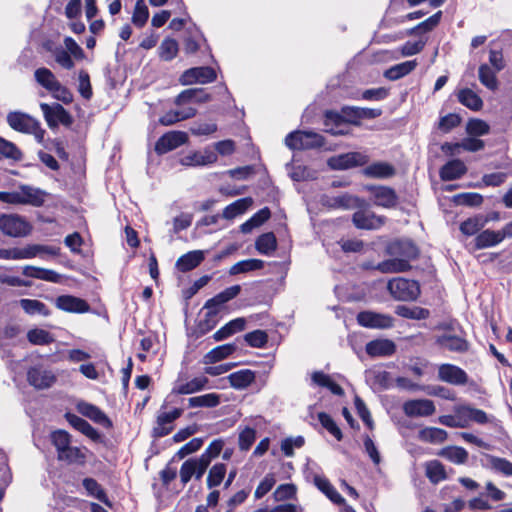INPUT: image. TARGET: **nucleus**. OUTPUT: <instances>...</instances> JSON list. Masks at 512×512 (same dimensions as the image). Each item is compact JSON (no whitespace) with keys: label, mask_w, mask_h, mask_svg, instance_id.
Wrapping results in <instances>:
<instances>
[{"label":"nucleus","mask_w":512,"mask_h":512,"mask_svg":"<svg viewBox=\"0 0 512 512\" xmlns=\"http://www.w3.org/2000/svg\"><path fill=\"white\" fill-rule=\"evenodd\" d=\"M386 253L394 257L380 262L377 269L383 273L406 272L411 269L410 261L420 256L419 247L410 239H396L388 243Z\"/></svg>","instance_id":"nucleus-1"},{"label":"nucleus","mask_w":512,"mask_h":512,"mask_svg":"<svg viewBox=\"0 0 512 512\" xmlns=\"http://www.w3.org/2000/svg\"><path fill=\"white\" fill-rule=\"evenodd\" d=\"M64 45L55 46V47H47V50L51 52L54 57L55 62L66 70H72L75 66L74 60L82 61L86 58V54L81 46L72 38L65 37Z\"/></svg>","instance_id":"nucleus-2"},{"label":"nucleus","mask_w":512,"mask_h":512,"mask_svg":"<svg viewBox=\"0 0 512 512\" xmlns=\"http://www.w3.org/2000/svg\"><path fill=\"white\" fill-rule=\"evenodd\" d=\"M285 145L290 150L319 149L325 145V138L313 131L295 130L286 136Z\"/></svg>","instance_id":"nucleus-3"},{"label":"nucleus","mask_w":512,"mask_h":512,"mask_svg":"<svg viewBox=\"0 0 512 512\" xmlns=\"http://www.w3.org/2000/svg\"><path fill=\"white\" fill-rule=\"evenodd\" d=\"M32 230L31 224L18 214L0 215V231L10 237H25Z\"/></svg>","instance_id":"nucleus-4"},{"label":"nucleus","mask_w":512,"mask_h":512,"mask_svg":"<svg viewBox=\"0 0 512 512\" xmlns=\"http://www.w3.org/2000/svg\"><path fill=\"white\" fill-rule=\"evenodd\" d=\"M40 108L48 127L51 129L57 128L59 124L70 127L74 122L72 115L59 103H53L52 105L41 103Z\"/></svg>","instance_id":"nucleus-5"},{"label":"nucleus","mask_w":512,"mask_h":512,"mask_svg":"<svg viewBox=\"0 0 512 512\" xmlns=\"http://www.w3.org/2000/svg\"><path fill=\"white\" fill-rule=\"evenodd\" d=\"M369 162V156L361 152H347L332 156L327 164L332 170H348L361 167Z\"/></svg>","instance_id":"nucleus-6"},{"label":"nucleus","mask_w":512,"mask_h":512,"mask_svg":"<svg viewBox=\"0 0 512 512\" xmlns=\"http://www.w3.org/2000/svg\"><path fill=\"white\" fill-rule=\"evenodd\" d=\"M189 142L188 134L184 131H168L156 141L154 151L158 155H164Z\"/></svg>","instance_id":"nucleus-7"},{"label":"nucleus","mask_w":512,"mask_h":512,"mask_svg":"<svg viewBox=\"0 0 512 512\" xmlns=\"http://www.w3.org/2000/svg\"><path fill=\"white\" fill-rule=\"evenodd\" d=\"M365 189L371 194L372 201L376 206L390 209L398 204L399 197L396 191L390 186L366 185Z\"/></svg>","instance_id":"nucleus-8"},{"label":"nucleus","mask_w":512,"mask_h":512,"mask_svg":"<svg viewBox=\"0 0 512 512\" xmlns=\"http://www.w3.org/2000/svg\"><path fill=\"white\" fill-rule=\"evenodd\" d=\"M217 79L214 68L210 66L192 67L185 70L179 78L182 85H192L194 83L208 84Z\"/></svg>","instance_id":"nucleus-9"},{"label":"nucleus","mask_w":512,"mask_h":512,"mask_svg":"<svg viewBox=\"0 0 512 512\" xmlns=\"http://www.w3.org/2000/svg\"><path fill=\"white\" fill-rule=\"evenodd\" d=\"M56 380L53 371L42 365L33 366L27 371L28 383L37 390L49 389L55 384Z\"/></svg>","instance_id":"nucleus-10"},{"label":"nucleus","mask_w":512,"mask_h":512,"mask_svg":"<svg viewBox=\"0 0 512 512\" xmlns=\"http://www.w3.org/2000/svg\"><path fill=\"white\" fill-rule=\"evenodd\" d=\"M7 122L13 130L18 132L37 134L39 131L41 136L44 133L37 120L22 112H10L7 115Z\"/></svg>","instance_id":"nucleus-11"},{"label":"nucleus","mask_w":512,"mask_h":512,"mask_svg":"<svg viewBox=\"0 0 512 512\" xmlns=\"http://www.w3.org/2000/svg\"><path fill=\"white\" fill-rule=\"evenodd\" d=\"M238 291L239 290H224L205 303L204 308L208 310V316L212 317V323L206 328H203V325L201 324V333L204 334L210 331L216 325V316L222 305L236 297Z\"/></svg>","instance_id":"nucleus-12"},{"label":"nucleus","mask_w":512,"mask_h":512,"mask_svg":"<svg viewBox=\"0 0 512 512\" xmlns=\"http://www.w3.org/2000/svg\"><path fill=\"white\" fill-rule=\"evenodd\" d=\"M360 326L370 329H387L393 326V318L386 314L363 311L357 315Z\"/></svg>","instance_id":"nucleus-13"},{"label":"nucleus","mask_w":512,"mask_h":512,"mask_svg":"<svg viewBox=\"0 0 512 512\" xmlns=\"http://www.w3.org/2000/svg\"><path fill=\"white\" fill-rule=\"evenodd\" d=\"M403 411L408 417H427L433 415L436 408L429 399H415L405 402Z\"/></svg>","instance_id":"nucleus-14"},{"label":"nucleus","mask_w":512,"mask_h":512,"mask_svg":"<svg viewBox=\"0 0 512 512\" xmlns=\"http://www.w3.org/2000/svg\"><path fill=\"white\" fill-rule=\"evenodd\" d=\"M385 216H378L374 212L356 211L352 216V222L358 229L373 230L385 224Z\"/></svg>","instance_id":"nucleus-15"},{"label":"nucleus","mask_w":512,"mask_h":512,"mask_svg":"<svg viewBox=\"0 0 512 512\" xmlns=\"http://www.w3.org/2000/svg\"><path fill=\"white\" fill-rule=\"evenodd\" d=\"M438 378L453 385H465L468 382L467 373L458 366L442 364L438 368Z\"/></svg>","instance_id":"nucleus-16"},{"label":"nucleus","mask_w":512,"mask_h":512,"mask_svg":"<svg viewBox=\"0 0 512 512\" xmlns=\"http://www.w3.org/2000/svg\"><path fill=\"white\" fill-rule=\"evenodd\" d=\"M21 205H30L33 207H42L46 201L48 193L40 188L31 185L22 184L19 186Z\"/></svg>","instance_id":"nucleus-17"},{"label":"nucleus","mask_w":512,"mask_h":512,"mask_svg":"<svg viewBox=\"0 0 512 512\" xmlns=\"http://www.w3.org/2000/svg\"><path fill=\"white\" fill-rule=\"evenodd\" d=\"M182 415V409L175 408L170 412H160L157 416L156 426L153 428L155 437L168 435L172 429V423Z\"/></svg>","instance_id":"nucleus-18"},{"label":"nucleus","mask_w":512,"mask_h":512,"mask_svg":"<svg viewBox=\"0 0 512 512\" xmlns=\"http://www.w3.org/2000/svg\"><path fill=\"white\" fill-rule=\"evenodd\" d=\"M217 161V155L211 150L190 151L180 158V164L188 167L206 166Z\"/></svg>","instance_id":"nucleus-19"},{"label":"nucleus","mask_w":512,"mask_h":512,"mask_svg":"<svg viewBox=\"0 0 512 512\" xmlns=\"http://www.w3.org/2000/svg\"><path fill=\"white\" fill-rule=\"evenodd\" d=\"M467 173L465 163L460 159H453L446 162L439 170L442 181H453L460 179Z\"/></svg>","instance_id":"nucleus-20"},{"label":"nucleus","mask_w":512,"mask_h":512,"mask_svg":"<svg viewBox=\"0 0 512 512\" xmlns=\"http://www.w3.org/2000/svg\"><path fill=\"white\" fill-rule=\"evenodd\" d=\"M208 381L206 376H198L187 382L178 378L172 392L178 395L193 394L203 390L208 384Z\"/></svg>","instance_id":"nucleus-21"},{"label":"nucleus","mask_w":512,"mask_h":512,"mask_svg":"<svg viewBox=\"0 0 512 512\" xmlns=\"http://www.w3.org/2000/svg\"><path fill=\"white\" fill-rule=\"evenodd\" d=\"M363 174L368 178L388 179L396 175V169L388 162L378 161L366 166Z\"/></svg>","instance_id":"nucleus-22"},{"label":"nucleus","mask_w":512,"mask_h":512,"mask_svg":"<svg viewBox=\"0 0 512 512\" xmlns=\"http://www.w3.org/2000/svg\"><path fill=\"white\" fill-rule=\"evenodd\" d=\"M365 349L371 357H386L395 353L396 345L390 339H377L368 342Z\"/></svg>","instance_id":"nucleus-23"},{"label":"nucleus","mask_w":512,"mask_h":512,"mask_svg":"<svg viewBox=\"0 0 512 512\" xmlns=\"http://www.w3.org/2000/svg\"><path fill=\"white\" fill-rule=\"evenodd\" d=\"M77 410L80 414L91 419L97 424H100L106 428H110L112 426V422L106 416V414L95 405L87 402H80L77 405Z\"/></svg>","instance_id":"nucleus-24"},{"label":"nucleus","mask_w":512,"mask_h":512,"mask_svg":"<svg viewBox=\"0 0 512 512\" xmlns=\"http://www.w3.org/2000/svg\"><path fill=\"white\" fill-rule=\"evenodd\" d=\"M205 259L201 250L187 252L180 256L176 261V268L180 272H188L199 266Z\"/></svg>","instance_id":"nucleus-25"},{"label":"nucleus","mask_w":512,"mask_h":512,"mask_svg":"<svg viewBox=\"0 0 512 512\" xmlns=\"http://www.w3.org/2000/svg\"><path fill=\"white\" fill-rule=\"evenodd\" d=\"M500 230L494 231L486 229L478 233L474 239V247L477 250L489 248L498 245L503 241Z\"/></svg>","instance_id":"nucleus-26"},{"label":"nucleus","mask_w":512,"mask_h":512,"mask_svg":"<svg viewBox=\"0 0 512 512\" xmlns=\"http://www.w3.org/2000/svg\"><path fill=\"white\" fill-rule=\"evenodd\" d=\"M56 304L59 309L67 312L83 313L89 310V305L86 301L70 295L58 297Z\"/></svg>","instance_id":"nucleus-27"},{"label":"nucleus","mask_w":512,"mask_h":512,"mask_svg":"<svg viewBox=\"0 0 512 512\" xmlns=\"http://www.w3.org/2000/svg\"><path fill=\"white\" fill-rule=\"evenodd\" d=\"M253 204L251 197H244L227 205L222 212V217L227 220L234 219L235 217L244 214Z\"/></svg>","instance_id":"nucleus-28"},{"label":"nucleus","mask_w":512,"mask_h":512,"mask_svg":"<svg viewBox=\"0 0 512 512\" xmlns=\"http://www.w3.org/2000/svg\"><path fill=\"white\" fill-rule=\"evenodd\" d=\"M255 378V372L249 369L239 370L228 376L231 387L239 390L250 386L255 381Z\"/></svg>","instance_id":"nucleus-29"},{"label":"nucleus","mask_w":512,"mask_h":512,"mask_svg":"<svg viewBox=\"0 0 512 512\" xmlns=\"http://www.w3.org/2000/svg\"><path fill=\"white\" fill-rule=\"evenodd\" d=\"M315 486L324 493L333 503L342 505L345 503V499L336 491L329 480L323 476H314Z\"/></svg>","instance_id":"nucleus-30"},{"label":"nucleus","mask_w":512,"mask_h":512,"mask_svg":"<svg viewBox=\"0 0 512 512\" xmlns=\"http://www.w3.org/2000/svg\"><path fill=\"white\" fill-rule=\"evenodd\" d=\"M416 66V60H409L396 64L384 72V77L390 81H396L411 73L416 68Z\"/></svg>","instance_id":"nucleus-31"},{"label":"nucleus","mask_w":512,"mask_h":512,"mask_svg":"<svg viewBox=\"0 0 512 512\" xmlns=\"http://www.w3.org/2000/svg\"><path fill=\"white\" fill-rule=\"evenodd\" d=\"M41 249L40 246H29L27 248L0 249V259H28L36 256Z\"/></svg>","instance_id":"nucleus-32"},{"label":"nucleus","mask_w":512,"mask_h":512,"mask_svg":"<svg viewBox=\"0 0 512 512\" xmlns=\"http://www.w3.org/2000/svg\"><path fill=\"white\" fill-rule=\"evenodd\" d=\"M458 101L473 111H479L483 107V100L470 88H463L458 92Z\"/></svg>","instance_id":"nucleus-33"},{"label":"nucleus","mask_w":512,"mask_h":512,"mask_svg":"<svg viewBox=\"0 0 512 512\" xmlns=\"http://www.w3.org/2000/svg\"><path fill=\"white\" fill-rule=\"evenodd\" d=\"M236 350L235 344H224L217 346L210 350L207 354H205L203 358V362L205 364H213L219 362L230 355H232Z\"/></svg>","instance_id":"nucleus-34"},{"label":"nucleus","mask_w":512,"mask_h":512,"mask_svg":"<svg viewBox=\"0 0 512 512\" xmlns=\"http://www.w3.org/2000/svg\"><path fill=\"white\" fill-rule=\"evenodd\" d=\"M22 274L26 277L41 279L53 283H58L61 275H59L54 270H49L45 268H39L34 266H26L23 269Z\"/></svg>","instance_id":"nucleus-35"},{"label":"nucleus","mask_w":512,"mask_h":512,"mask_svg":"<svg viewBox=\"0 0 512 512\" xmlns=\"http://www.w3.org/2000/svg\"><path fill=\"white\" fill-rule=\"evenodd\" d=\"M179 52L178 42L171 37H166L162 40L158 47V56L162 61L170 62L175 59Z\"/></svg>","instance_id":"nucleus-36"},{"label":"nucleus","mask_w":512,"mask_h":512,"mask_svg":"<svg viewBox=\"0 0 512 512\" xmlns=\"http://www.w3.org/2000/svg\"><path fill=\"white\" fill-rule=\"evenodd\" d=\"M437 343L441 347L454 352H465L469 348V344L464 338L454 335H443L437 339Z\"/></svg>","instance_id":"nucleus-37"},{"label":"nucleus","mask_w":512,"mask_h":512,"mask_svg":"<svg viewBox=\"0 0 512 512\" xmlns=\"http://www.w3.org/2000/svg\"><path fill=\"white\" fill-rule=\"evenodd\" d=\"M245 324L246 321L244 318H236L217 330L214 333L213 338L216 341H222L236 332L243 331L245 329Z\"/></svg>","instance_id":"nucleus-38"},{"label":"nucleus","mask_w":512,"mask_h":512,"mask_svg":"<svg viewBox=\"0 0 512 512\" xmlns=\"http://www.w3.org/2000/svg\"><path fill=\"white\" fill-rule=\"evenodd\" d=\"M447 432L437 427H426L419 431L418 438L422 442L441 444L447 439Z\"/></svg>","instance_id":"nucleus-39"},{"label":"nucleus","mask_w":512,"mask_h":512,"mask_svg":"<svg viewBox=\"0 0 512 512\" xmlns=\"http://www.w3.org/2000/svg\"><path fill=\"white\" fill-rule=\"evenodd\" d=\"M255 247L260 254L271 255L277 249V239L273 232L259 235L255 241Z\"/></svg>","instance_id":"nucleus-40"},{"label":"nucleus","mask_w":512,"mask_h":512,"mask_svg":"<svg viewBox=\"0 0 512 512\" xmlns=\"http://www.w3.org/2000/svg\"><path fill=\"white\" fill-rule=\"evenodd\" d=\"M66 418L68 422L78 431L86 435L92 440H97L99 438V433L96 429H94L86 420L83 418L74 415V414H67Z\"/></svg>","instance_id":"nucleus-41"},{"label":"nucleus","mask_w":512,"mask_h":512,"mask_svg":"<svg viewBox=\"0 0 512 512\" xmlns=\"http://www.w3.org/2000/svg\"><path fill=\"white\" fill-rule=\"evenodd\" d=\"M438 455L454 464H464L468 459V452L459 446L445 447L439 451Z\"/></svg>","instance_id":"nucleus-42"},{"label":"nucleus","mask_w":512,"mask_h":512,"mask_svg":"<svg viewBox=\"0 0 512 512\" xmlns=\"http://www.w3.org/2000/svg\"><path fill=\"white\" fill-rule=\"evenodd\" d=\"M311 378L315 385L326 387L335 395L341 396L344 394L342 387L335 383L329 375L321 371L313 372Z\"/></svg>","instance_id":"nucleus-43"},{"label":"nucleus","mask_w":512,"mask_h":512,"mask_svg":"<svg viewBox=\"0 0 512 512\" xmlns=\"http://www.w3.org/2000/svg\"><path fill=\"white\" fill-rule=\"evenodd\" d=\"M485 460L488 468L501 473L504 476H512V462L507 459L493 455H486Z\"/></svg>","instance_id":"nucleus-44"},{"label":"nucleus","mask_w":512,"mask_h":512,"mask_svg":"<svg viewBox=\"0 0 512 512\" xmlns=\"http://www.w3.org/2000/svg\"><path fill=\"white\" fill-rule=\"evenodd\" d=\"M57 458L59 461H64L68 464H84L86 456L81 448L70 445L64 451H61Z\"/></svg>","instance_id":"nucleus-45"},{"label":"nucleus","mask_w":512,"mask_h":512,"mask_svg":"<svg viewBox=\"0 0 512 512\" xmlns=\"http://www.w3.org/2000/svg\"><path fill=\"white\" fill-rule=\"evenodd\" d=\"M487 219L482 216L470 217L460 224V231L466 236H473L484 227Z\"/></svg>","instance_id":"nucleus-46"},{"label":"nucleus","mask_w":512,"mask_h":512,"mask_svg":"<svg viewBox=\"0 0 512 512\" xmlns=\"http://www.w3.org/2000/svg\"><path fill=\"white\" fill-rule=\"evenodd\" d=\"M395 313L401 317L408 319H426L429 316V311L427 309L417 307V306H406V305H398L395 308Z\"/></svg>","instance_id":"nucleus-47"},{"label":"nucleus","mask_w":512,"mask_h":512,"mask_svg":"<svg viewBox=\"0 0 512 512\" xmlns=\"http://www.w3.org/2000/svg\"><path fill=\"white\" fill-rule=\"evenodd\" d=\"M189 407H207L212 408L220 404V395L208 393L188 399Z\"/></svg>","instance_id":"nucleus-48"},{"label":"nucleus","mask_w":512,"mask_h":512,"mask_svg":"<svg viewBox=\"0 0 512 512\" xmlns=\"http://www.w3.org/2000/svg\"><path fill=\"white\" fill-rule=\"evenodd\" d=\"M34 77L37 83L49 92L58 81L53 72L46 67L36 69L34 72Z\"/></svg>","instance_id":"nucleus-49"},{"label":"nucleus","mask_w":512,"mask_h":512,"mask_svg":"<svg viewBox=\"0 0 512 512\" xmlns=\"http://www.w3.org/2000/svg\"><path fill=\"white\" fill-rule=\"evenodd\" d=\"M480 82L489 90L495 91L498 88L496 72L487 64H481L478 71Z\"/></svg>","instance_id":"nucleus-50"},{"label":"nucleus","mask_w":512,"mask_h":512,"mask_svg":"<svg viewBox=\"0 0 512 512\" xmlns=\"http://www.w3.org/2000/svg\"><path fill=\"white\" fill-rule=\"evenodd\" d=\"M149 18V10L144 0H137L133 15H132V23L138 27L142 28L146 25Z\"/></svg>","instance_id":"nucleus-51"},{"label":"nucleus","mask_w":512,"mask_h":512,"mask_svg":"<svg viewBox=\"0 0 512 512\" xmlns=\"http://www.w3.org/2000/svg\"><path fill=\"white\" fill-rule=\"evenodd\" d=\"M226 471H227V469H226L225 464H223V463L214 464L208 472L207 481H206L208 488H213V487L219 486L226 475Z\"/></svg>","instance_id":"nucleus-52"},{"label":"nucleus","mask_w":512,"mask_h":512,"mask_svg":"<svg viewBox=\"0 0 512 512\" xmlns=\"http://www.w3.org/2000/svg\"><path fill=\"white\" fill-rule=\"evenodd\" d=\"M264 267V261L260 259H246L237 262L231 267L232 274L245 273L262 269Z\"/></svg>","instance_id":"nucleus-53"},{"label":"nucleus","mask_w":512,"mask_h":512,"mask_svg":"<svg viewBox=\"0 0 512 512\" xmlns=\"http://www.w3.org/2000/svg\"><path fill=\"white\" fill-rule=\"evenodd\" d=\"M426 476L433 483H438L446 478L444 466L437 460L426 464Z\"/></svg>","instance_id":"nucleus-54"},{"label":"nucleus","mask_w":512,"mask_h":512,"mask_svg":"<svg viewBox=\"0 0 512 512\" xmlns=\"http://www.w3.org/2000/svg\"><path fill=\"white\" fill-rule=\"evenodd\" d=\"M78 92L85 100H90L93 96L92 85L90 81V75L87 70L81 69L78 72Z\"/></svg>","instance_id":"nucleus-55"},{"label":"nucleus","mask_w":512,"mask_h":512,"mask_svg":"<svg viewBox=\"0 0 512 512\" xmlns=\"http://www.w3.org/2000/svg\"><path fill=\"white\" fill-rule=\"evenodd\" d=\"M83 486L90 496L95 497L99 501L108 504V499L105 491L101 488L98 482L93 478H85Z\"/></svg>","instance_id":"nucleus-56"},{"label":"nucleus","mask_w":512,"mask_h":512,"mask_svg":"<svg viewBox=\"0 0 512 512\" xmlns=\"http://www.w3.org/2000/svg\"><path fill=\"white\" fill-rule=\"evenodd\" d=\"M50 93L52 94L53 98L61 101L66 105L71 104L74 100V96L71 90L68 87L62 85L59 81H57Z\"/></svg>","instance_id":"nucleus-57"},{"label":"nucleus","mask_w":512,"mask_h":512,"mask_svg":"<svg viewBox=\"0 0 512 512\" xmlns=\"http://www.w3.org/2000/svg\"><path fill=\"white\" fill-rule=\"evenodd\" d=\"M218 127L215 122H194L189 131L194 136H208L217 131Z\"/></svg>","instance_id":"nucleus-58"},{"label":"nucleus","mask_w":512,"mask_h":512,"mask_svg":"<svg viewBox=\"0 0 512 512\" xmlns=\"http://www.w3.org/2000/svg\"><path fill=\"white\" fill-rule=\"evenodd\" d=\"M484 201V198L479 193L466 192L455 196V202L459 205H465L470 207L480 206Z\"/></svg>","instance_id":"nucleus-59"},{"label":"nucleus","mask_w":512,"mask_h":512,"mask_svg":"<svg viewBox=\"0 0 512 512\" xmlns=\"http://www.w3.org/2000/svg\"><path fill=\"white\" fill-rule=\"evenodd\" d=\"M51 441L57 450V455L70 446V435L64 430H57L51 433Z\"/></svg>","instance_id":"nucleus-60"},{"label":"nucleus","mask_w":512,"mask_h":512,"mask_svg":"<svg viewBox=\"0 0 512 512\" xmlns=\"http://www.w3.org/2000/svg\"><path fill=\"white\" fill-rule=\"evenodd\" d=\"M27 338L34 345H45L53 341L49 332L43 329H32L27 333Z\"/></svg>","instance_id":"nucleus-61"},{"label":"nucleus","mask_w":512,"mask_h":512,"mask_svg":"<svg viewBox=\"0 0 512 512\" xmlns=\"http://www.w3.org/2000/svg\"><path fill=\"white\" fill-rule=\"evenodd\" d=\"M1 157L19 160L21 158V152L14 143L0 137V158Z\"/></svg>","instance_id":"nucleus-62"},{"label":"nucleus","mask_w":512,"mask_h":512,"mask_svg":"<svg viewBox=\"0 0 512 512\" xmlns=\"http://www.w3.org/2000/svg\"><path fill=\"white\" fill-rule=\"evenodd\" d=\"M489 131L490 126L482 119H472L467 124V132L472 136H483Z\"/></svg>","instance_id":"nucleus-63"},{"label":"nucleus","mask_w":512,"mask_h":512,"mask_svg":"<svg viewBox=\"0 0 512 512\" xmlns=\"http://www.w3.org/2000/svg\"><path fill=\"white\" fill-rule=\"evenodd\" d=\"M245 341L255 348H262L268 341V336L263 330H255L245 335Z\"/></svg>","instance_id":"nucleus-64"}]
</instances>
